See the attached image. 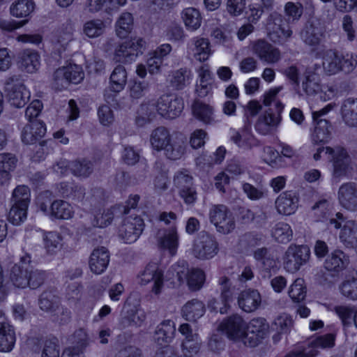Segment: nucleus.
Here are the masks:
<instances>
[{
	"label": "nucleus",
	"mask_w": 357,
	"mask_h": 357,
	"mask_svg": "<svg viewBox=\"0 0 357 357\" xmlns=\"http://www.w3.org/2000/svg\"><path fill=\"white\" fill-rule=\"evenodd\" d=\"M109 262V255L105 247L96 248L89 258V267L96 274H101L107 268Z\"/></svg>",
	"instance_id": "nucleus-26"
},
{
	"label": "nucleus",
	"mask_w": 357,
	"mask_h": 357,
	"mask_svg": "<svg viewBox=\"0 0 357 357\" xmlns=\"http://www.w3.org/2000/svg\"><path fill=\"white\" fill-rule=\"evenodd\" d=\"M175 331L174 321L171 320L164 321L156 327L154 340L160 345L166 344L172 340Z\"/></svg>",
	"instance_id": "nucleus-34"
},
{
	"label": "nucleus",
	"mask_w": 357,
	"mask_h": 357,
	"mask_svg": "<svg viewBox=\"0 0 357 357\" xmlns=\"http://www.w3.org/2000/svg\"><path fill=\"white\" fill-rule=\"evenodd\" d=\"M252 50L260 60L269 64L275 63L281 59L280 51L264 40L253 42Z\"/></svg>",
	"instance_id": "nucleus-17"
},
{
	"label": "nucleus",
	"mask_w": 357,
	"mask_h": 357,
	"mask_svg": "<svg viewBox=\"0 0 357 357\" xmlns=\"http://www.w3.org/2000/svg\"><path fill=\"white\" fill-rule=\"evenodd\" d=\"M330 224L335 229H341L339 238L346 247H354L357 243V221L346 220L342 213H337L335 218L330 219Z\"/></svg>",
	"instance_id": "nucleus-5"
},
{
	"label": "nucleus",
	"mask_w": 357,
	"mask_h": 357,
	"mask_svg": "<svg viewBox=\"0 0 357 357\" xmlns=\"http://www.w3.org/2000/svg\"><path fill=\"white\" fill-rule=\"evenodd\" d=\"M105 24L100 19L87 21L83 26L84 33L89 38H93L100 36L105 31Z\"/></svg>",
	"instance_id": "nucleus-51"
},
{
	"label": "nucleus",
	"mask_w": 357,
	"mask_h": 357,
	"mask_svg": "<svg viewBox=\"0 0 357 357\" xmlns=\"http://www.w3.org/2000/svg\"><path fill=\"white\" fill-rule=\"evenodd\" d=\"M139 279L142 285H146L152 282L151 292L157 296L161 294L164 286L163 272L156 264H148L139 275Z\"/></svg>",
	"instance_id": "nucleus-11"
},
{
	"label": "nucleus",
	"mask_w": 357,
	"mask_h": 357,
	"mask_svg": "<svg viewBox=\"0 0 357 357\" xmlns=\"http://www.w3.org/2000/svg\"><path fill=\"white\" fill-rule=\"evenodd\" d=\"M181 18L187 29L195 31L200 27L202 17L199 11L195 8H184L181 12Z\"/></svg>",
	"instance_id": "nucleus-41"
},
{
	"label": "nucleus",
	"mask_w": 357,
	"mask_h": 357,
	"mask_svg": "<svg viewBox=\"0 0 357 357\" xmlns=\"http://www.w3.org/2000/svg\"><path fill=\"white\" fill-rule=\"evenodd\" d=\"M34 10V3L31 0H18L10 7L11 14L16 17H26Z\"/></svg>",
	"instance_id": "nucleus-52"
},
{
	"label": "nucleus",
	"mask_w": 357,
	"mask_h": 357,
	"mask_svg": "<svg viewBox=\"0 0 357 357\" xmlns=\"http://www.w3.org/2000/svg\"><path fill=\"white\" fill-rule=\"evenodd\" d=\"M218 250V243L215 238L205 231H202L194 241L192 255L197 259L205 260L215 257Z\"/></svg>",
	"instance_id": "nucleus-8"
},
{
	"label": "nucleus",
	"mask_w": 357,
	"mask_h": 357,
	"mask_svg": "<svg viewBox=\"0 0 357 357\" xmlns=\"http://www.w3.org/2000/svg\"><path fill=\"white\" fill-rule=\"evenodd\" d=\"M190 72L186 68H181L172 73L170 83L176 89H182L189 84Z\"/></svg>",
	"instance_id": "nucleus-55"
},
{
	"label": "nucleus",
	"mask_w": 357,
	"mask_h": 357,
	"mask_svg": "<svg viewBox=\"0 0 357 357\" xmlns=\"http://www.w3.org/2000/svg\"><path fill=\"white\" fill-rule=\"evenodd\" d=\"M231 140L240 149L250 150L260 146V142L249 130L244 128L238 131H234Z\"/></svg>",
	"instance_id": "nucleus-28"
},
{
	"label": "nucleus",
	"mask_w": 357,
	"mask_h": 357,
	"mask_svg": "<svg viewBox=\"0 0 357 357\" xmlns=\"http://www.w3.org/2000/svg\"><path fill=\"white\" fill-rule=\"evenodd\" d=\"M41 357H59V347L56 338H49L43 341Z\"/></svg>",
	"instance_id": "nucleus-62"
},
{
	"label": "nucleus",
	"mask_w": 357,
	"mask_h": 357,
	"mask_svg": "<svg viewBox=\"0 0 357 357\" xmlns=\"http://www.w3.org/2000/svg\"><path fill=\"white\" fill-rule=\"evenodd\" d=\"M158 112L167 119H174L183 109V102L180 98L173 95H163L157 101Z\"/></svg>",
	"instance_id": "nucleus-12"
},
{
	"label": "nucleus",
	"mask_w": 357,
	"mask_h": 357,
	"mask_svg": "<svg viewBox=\"0 0 357 357\" xmlns=\"http://www.w3.org/2000/svg\"><path fill=\"white\" fill-rule=\"evenodd\" d=\"M288 294L289 297L294 302L298 303L303 301L306 296L304 280L301 278L296 279L290 286Z\"/></svg>",
	"instance_id": "nucleus-58"
},
{
	"label": "nucleus",
	"mask_w": 357,
	"mask_h": 357,
	"mask_svg": "<svg viewBox=\"0 0 357 357\" xmlns=\"http://www.w3.org/2000/svg\"><path fill=\"white\" fill-rule=\"evenodd\" d=\"M188 50L192 52L195 58L203 62L206 61L211 54L210 43L208 39L196 37L188 43Z\"/></svg>",
	"instance_id": "nucleus-30"
},
{
	"label": "nucleus",
	"mask_w": 357,
	"mask_h": 357,
	"mask_svg": "<svg viewBox=\"0 0 357 357\" xmlns=\"http://www.w3.org/2000/svg\"><path fill=\"white\" fill-rule=\"evenodd\" d=\"M27 209L28 207L22 205L11 204L8 217L9 222L14 225H20L26 219Z\"/></svg>",
	"instance_id": "nucleus-59"
},
{
	"label": "nucleus",
	"mask_w": 357,
	"mask_h": 357,
	"mask_svg": "<svg viewBox=\"0 0 357 357\" xmlns=\"http://www.w3.org/2000/svg\"><path fill=\"white\" fill-rule=\"evenodd\" d=\"M46 278L47 273L45 271L36 268L29 264L26 287L31 289H38L45 282Z\"/></svg>",
	"instance_id": "nucleus-47"
},
{
	"label": "nucleus",
	"mask_w": 357,
	"mask_h": 357,
	"mask_svg": "<svg viewBox=\"0 0 357 357\" xmlns=\"http://www.w3.org/2000/svg\"><path fill=\"white\" fill-rule=\"evenodd\" d=\"M310 255V251L306 245L291 244L283 256L284 268L289 273H295L305 264Z\"/></svg>",
	"instance_id": "nucleus-7"
},
{
	"label": "nucleus",
	"mask_w": 357,
	"mask_h": 357,
	"mask_svg": "<svg viewBox=\"0 0 357 357\" xmlns=\"http://www.w3.org/2000/svg\"><path fill=\"white\" fill-rule=\"evenodd\" d=\"M133 17L130 13H123L116 23V31L120 38H125L132 30Z\"/></svg>",
	"instance_id": "nucleus-53"
},
{
	"label": "nucleus",
	"mask_w": 357,
	"mask_h": 357,
	"mask_svg": "<svg viewBox=\"0 0 357 357\" xmlns=\"http://www.w3.org/2000/svg\"><path fill=\"white\" fill-rule=\"evenodd\" d=\"M144 227V221L141 218L138 216L128 217L123 220L119 227V236L126 243H134L142 233Z\"/></svg>",
	"instance_id": "nucleus-13"
},
{
	"label": "nucleus",
	"mask_w": 357,
	"mask_h": 357,
	"mask_svg": "<svg viewBox=\"0 0 357 357\" xmlns=\"http://www.w3.org/2000/svg\"><path fill=\"white\" fill-rule=\"evenodd\" d=\"M145 320L143 312L130 309L124 312L121 319V326L123 328L140 326Z\"/></svg>",
	"instance_id": "nucleus-42"
},
{
	"label": "nucleus",
	"mask_w": 357,
	"mask_h": 357,
	"mask_svg": "<svg viewBox=\"0 0 357 357\" xmlns=\"http://www.w3.org/2000/svg\"><path fill=\"white\" fill-rule=\"evenodd\" d=\"M30 257L21 258L19 263L12 266L10 271V280L16 287L26 288L28 280Z\"/></svg>",
	"instance_id": "nucleus-22"
},
{
	"label": "nucleus",
	"mask_w": 357,
	"mask_h": 357,
	"mask_svg": "<svg viewBox=\"0 0 357 357\" xmlns=\"http://www.w3.org/2000/svg\"><path fill=\"white\" fill-rule=\"evenodd\" d=\"M342 296L351 301H357V277H346L339 285Z\"/></svg>",
	"instance_id": "nucleus-43"
},
{
	"label": "nucleus",
	"mask_w": 357,
	"mask_h": 357,
	"mask_svg": "<svg viewBox=\"0 0 357 357\" xmlns=\"http://www.w3.org/2000/svg\"><path fill=\"white\" fill-rule=\"evenodd\" d=\"M245 327L246 323L243 318L238 314H234L224 320L220 325L219 328L229 339L241 341L243 343Z\"/></svg>",
	"instance_id": "nucleus-14"
},
{
	"label": "nucleus",
	"mask_w": 357,
	"mask_h": 357,
	"mask_svg": "<svg viewBox=\"0 0 357 357\" xmlns=\"http://www.w3.org/2000/svg\"><path fill=\"white\" fill-rule=\"evenodd\" d=\"M201 345L199 335L189 336L188 339H184L182 342V353L185 357L193 356L199 352Z\"/></svg>",
	"instance_id": "nucleus-54"
},
{
	"label": "nucleus",
	"mask_w": 357,
	"mask_h": 357,
	"mask_svg": "<svg viewBox=\"0 0 357 357\" xmlns=\"http://www.w3.org/2000/svg\"><path fill=\"white\" fill-rule=\"evenodd\" d=\"M146 47V42L142 38H134L119 44L115 49L114 59L116 62L130 63L142 54Z\"/></svg>",
	"instance_id": "nucleus-4"
},
{
	"label": "nucleus",
	"mask_w": 357,
	"mask_h": 357,
	"mask_svg": "<svg viewBox=\"0 0 357 357\" xmlns=\"http://www.w3.org/2000/svg\"><path fill=\"white\" fill-rule=\"evenodd\" d=\"M18 67L28 73H33L40 66V56L36 50L26 49L20 52L17 56Z\"/></svg>",
	"instance_id": "nucleus-21"
},
{
	"label": "nucleus",
	"mask_w": 357,
	"mask_h": 357,
	"mask_svg": "<svg viewBox=\"0 0 357 357\" xmlns=\"http://www.w3.org/2000/svg\"><path fill=\"white\" fill-rule=\"evenodd\" d=\"M15 342L14 328L8 323H0V351L12 350Z\"/></svg>",
	"instance_id": "nucleus-36"
},
{
	"label": "nucleus",
	"mask_w": 357,
	"mask_h": 357,
	"mask_svg": "<svg viewBox=\"0 0 357 357\" xmlns=\"http://www.w3.org/2000/svg\"><path fill=\"white\" fill-rule=\"evenodd\" d=\"M59 298L51 291H45L40 295L39 306L43 311L54 312L59 308Z\"/></svg>",
	"instance_id": "nucleus-45"
},
{
	"label": "nucleus",
	"mask_w": 357,
	"mask_h": 357,
	"mask_svg": "<svg viewBox=\"0 0 357 357\" xmlns=\"http://www.w3.org/2000/svg\"><path fill=\"white\" fill-rule=\"evenodd\" d=\"M210 220L218 232L228 234L232 232L235 227V220L231 213L225 205H216L210 211Z\"/></svg>",
	"instance_id": "nucleus-9"
},
{
	"label": "nucleus",
	"mask_w": 357,
	"mask_h": 357,
	"mask_svg": "<svg viewBox=\"0 0 357 357\" xmlns=\"http://www.w3.org/2000/svg\"><path fill=\"white\" fill-rule=\"evenodd\" d=\"M17 162L16 157L12 153H0V176L5 179H8L10 173L15 169Z\"/></svg>",
	"instance_id": "nucleus-46"
},
{
	"label": "nucleus",
	"mask_w": 357,
	"mask_h": 357,
	"mask_svg": "<svg viewBox=\"0 0 357 357\" xmlns=\"http://www.w3.org/2000/svg\"><path fill=\"white\" fill-rule=\"evenodd\" d=\"M321 153H324L332 162L334 176H346L352 170L351 158L345 147L341 145L319 147L313 155V158L319 160L321 158Z\"/></svg>",
	"instance_id": "nucleus-2"
},
{
	"label": "nucleus",
	"mask_w": 357,
	"mask_h": 357,
	"mask_svg": "<svg viewBox=\"0 0 357 357\" xmlns=\"http://www.w3.org/2000/svg\"><path fill=\"white\" fill-rule=\"evenodd\" d=\"M218 284L220 286V299L223 306H218L220 305V303L215 299L210 301L208 306L212 310L219 311L221 314H225L227 312L229 303L233 299L234 288L231 287L230 280L226 276L220 278Z\"/></svg>",
	"instance_id": "nucleus-15"
},
{
	"label": "nucleus",
	"mask_w": 357,
	"mask_h": 357,
	"mask_svg": "<svg viewBox=\"0 0 357 357\" xmlns=\"http://www.w3.org/2000/svg\"><path fill=\"white\" fill-rule=\"evenodd\" d=\"M280 115H275L266 112L264 115L260 116L256 123L255 130L261 135H268L271 133L280 123Z\"/></svg>",
	"instance_id": "nucleus-33"
},
{
	"label": "nucleus",
	"mask_w": 357,
	"mask_h": 357,
	"mask_svg": "<svg viewBox=\"0 0 357 357\" xmlns=\"http://www.w3.org/2000/svg\"><path fill=\"white\" fill-rule=\"evenodd\" d=\"M301 38L305 44L315 46L321 41V33L318 28L310 25L302 31Z\"/></svg>",
	"instance_id": "nucleus-57"
},
{
	"label": "nucleus",
	"mask_w": 357,
	"mask_h": 357,
	"mask_svg": "<svg viewBox=\"0 0 357 357\" xmlns=\"http://www.w3.org/2000/svg\"><path fill=\"white\" fill-rule=\"evenodd\" d=\"M111 87L114 93L122 91L127 82V72L124 66H117L110 76Z\"/></svg>",
	"instance_id": "nucleus-44"
},
{
	"label": "nucleus",
	"mask_w": 357,
	"mask_h": 357,
	"mask_svg": "<svg viewBox=\"0 0 357 357\" xmlns=\"http://www.w3.org/2000/svg\"><path fill=\"white\" fill-rule=\"evenodd\" d=\"M277 211L282 215H289L295 213L298 205V197L292 191L281 193L275 200Z\"/></svg>",
	"instance_id": "nucleus-24"
},
{
	"label": "nucleus",
	"mask_w": 357,
	"mask_h": 357,
	"mask_svg": "<svg viewBox=\"0 0 357 357\" xmlns=\"http://www.w3.org/2000/svg\"><path fill=\"white\" fill-rule=\"evenodd\" d=\"M319 78L314 76L304 75V79L302 82V88L307 95H314L320 91Z\"/></svg>",
	"instance_id": "nucleus-63"
},
{
	"label": "nucleus",
	"mask_w": 357,
	"mask_h": 357,
	"mask_svg": "<svg viewBox=\"0 0 357 357\" xmlns=\"http://www.w3.org/2000/svg\"><path fill=\"white\" fill-rule=\"evenodd\" d=\"M89 336L86 331L79 328L75 331L70 337V342L74 346L66 348L63 351V357H81L84 349L89 344Z\"/></svg>",
	"instance_id": "nucleus-23"
},
{
	"label": "nucleus",
	"mask_w": 357,
	"mask_h": 357,
	"mask_svg": "<svg viewBox=\"0 0 357 357\" xmlns=\"http://www.w3.org/2000/svg\"><path fill=\"white\" fill-rule=\"evenodd\" d=\"M293 235L290 225L286 222L277 223L272 230V236L279 243H286L291 240Z\"/></svg>",
	"instance_id": "nucleus-48"
},
{
	"label": "nucleus",
	"mask_w": 357,
	"mask_h": 357,
	"mask_svg": "<svg viewBox=\"0 0 357 357\" xmlns=\"http://www.w3.org/2000/svg\"><path fill=\"white\" fill-rule=\"evenodd\" d=\"M155 237L160 249L168 250L171 255L176 254L179 241L176 226H172L169 229H158Z\"/></svg>",
	"instance_id": "nucleus-16"
},
{
	"label": "nucleus",
	"mask_w": 357,
	"mask_h": 357,
	"mask_svg": "<svg viewBox=\"0 0 357 357\" xmlns=\"http://www.w3.org/2000/svg\"><path fill=\"white\" fill-rule=\"evenodd\" d=\"M205 280V275L203 271L198 268H193L190 271L188 277V284L191 290H199L203 285Z\"/></svg>",
	"instance_id": "nucleus-61"
},
{
	"label": "nucleus",
	"mask_w": 357,
	"mask_h": 357,
	"mask_svg": "<svg viewBox=\"0 0 357 357\" xmlns=\"http://www.w3.org/2000/svg\"><path fill=\"white\" fill-rule=\"evenodd\" d=\"M70 172L76 177L87 178L93 172V163L87 160H76L68 164Z\"/></svg>",
	"instance_id": "nucleus-40"
},
{
	"label": "nucleus",
	"mask_w": 357,
	"mask_h": 357,
	"mask_svg": "<svg viewBox=\"0 0 357 357\" xmlns=\"http://www.w3.org/2000/svg\"><path fill=\"white\" fill-rule=\"evenodd\" d=\"M31 192L29 188L26 185L17 186L13 193L10 199V204L15 205H22L24 207H29L30 203Z\"/></svg>",
	"instance_id": "nucleus-49"
},
{
	"label": "nucleus",
	"mask_w": 357,
	"mask_h": 357,
	"mask_svg": "<svg viewBox=\"0 0 357 357\" xmlns=\"http://www.w3.org/2000/svg\"><path fill=\"white\" fill-rule=\"evenodd\" d=\"M186 148L185 138L181 133L173 135L172 139L163 150L169 160H178L184 155Z\"/></svg>",
	"instance_id": "nucleus-29"
},
{
	"label": "nucleus",
	"mask_w": 357,
	"mask_h": 357,
	"mask_svg": "<svg viewBox=\"0 0 357 357\" xmlns=\"http://www.w3.org/2000/svg\"><path fill=\"white\" fill-rule=\"evenodd\" d=\"M66 73L69 83L78 84L84 77L82 68L76 64H70L66 66Z\"/></svg>",
	"instance_id": "nucleus-64"
},
{
	"label": "nucleus",
	"mask_w": 357,
	"mask_h": 357,
	"mask_svg": "<svg viewBox=\"0 0 357 357\" xmlns=\"http://www.w3.org/2000/svg\"><path fill=\"white\" fill-rule=\"evenodd\" d=\"M268 331V324L264 318H255L246 324L243 344L254 347L266 337Z\"/></svg>",
	"instance_id": "nucleus-10"
},
{
	"label": "nucleus",
	"mask_w": 357,
	"mask_h": 357,
	"mask_svg": "<svg viewBox=\"0 0 357 357\" xmlns=\"http://www.w3.org/2000/svg\"><path fill=\"white\" fill-rule=\"evenodd\" d=\"M74 214L73 206L63 200H55L50 205V216L56 219L68 220Z\"/></svg>",
	"instance_id": "nucleus-38"
},
{
	"label": "nucleus",
	"mask_w": 357,
	"mask_h": 357,
	"mask_svg": "<svg viewBox=\"0 0 357 357\" xmlns=\"http://www.w3.org/2000/svg\"><path fill=\"white\" fill-rule=\"evenodd\" d=\"M192 112L195 117L205 123L213 121V108L200 101H195L192 105Z\"/></svg>",
	"instance_id": "nucleus-50"
},
{
	"label": "nucleus",
	"mask_w": 357,
	"mask_h": 357,
	"mask_svg": "<svg viewBox=\"0 0 357 357\" xmlns=\"http://www.w3.org/2000/svg\"><path fill=\"white\" fill-rule=\"evenodd\" d=\"M341 115L347 126L357 127V100L353 98L345 100L341 106Z\"/></svg>",
	"instance_id": "nucleus-35"
},
{
	"label": "nucleus",
	"mask_w": 357,
	"mask_h": 357,
	"mask_svg": "<svg viewBox=\"0 0 357 357\" xmlns=\"http://www.w3.org/2000/svg\"><path fill=\"white\" fill-rule=\"evenodd\" d=\"M44 248L46 253L54 255L62 248V236L56 231H45L43 236Z\"/></svg>",
	"instance_id": "nucleus-39"
},
{
	"label": "nucleus",
	"mask_w": 357,
	"mask_h": 357,
	"mask_svg": "<svg viewBox=\"0 0 357 357\" xmlns=\"http://www.w3.org/2000/svg\"><path fill=\"white\" fill-rule=\"evenodd\" d=\"M322 59V68L326 75H335L341 72L348 74L357 66V55L353 53L345 54L340 52L328 49L319 53Z\"/></svg>",
	"instance_id": "nucleus-1"
},
{
	"label": "nucleus",
	"mask_w": 357,
	"mask_h": 357,
	"mask_svg": "<svg viewBox=\"0 0 357 357\" xmlns=\"http://www.w3.org/2000/svg\"><path fill=\"white\" fill-rule=\"evenodd\" d=\"M74 29L69 22L61 24L55 31L52 39L54 49L59 54L67 50L70 41L73 40Z\"/></svg>",
	"instance_id": "nucleus-19"
},
{
	"label": "nucleus",
	"mask_w": 357,
	"mask_h": 357,
	"mask_svg": "<svg viewBox=\"0 0 357 357\" xmlns=\"http://www.w3.org/2000/svg\"><path fill=\"white\" fill-rule=\"evenodd\" d=\"M204 304L197 299L188 301L182 308L183 317L190 321H195L204 315Z\"/></svg>",
	"instance_id": "nucleus-37"
},
{
	"label": "nucleus",
	"mask_w": 357,
	"mask_h": 357,
	"mask_svg": "<svg viewBox=\"0 0 357 357\" xmlns=\"http://www.w3.org/2000/svg\"><path fill=\"white\" fill-rule=\"evenodd\" d=\"M333 108V105L328 104L321 109L312 112V119L315 125L314 132L312 134V142L313 144H326L331 140V126L328 120L322 117Z\"/></svg>",
	"instance_id": "nucleus-6"
},
{
	"label": "nucleus",
	"mask_w": 357,
	"mask_h": 357,
	"mask_svg": "<svg viewBox=\"0 0 357 357\" xmlns=\"http://www.w3.org/2000/svg\"><path fill=\"white\" fill-rule=\"evenodd\" d=\"M349 264V259L342 250H335L326 259L324 267L328 271L340 272Z\"/></svg>",
	"instance_id": "nucleus-31"
},
{
	"label": "nucleus",
	"mask_w": 357,
	"mask_h": 357,
	"mask_svg": "<svg viewBox=\"0 0 357 357\" xmlns=\"http://www.w3.org/2000/svg\"><path fill=\"white\" fill-rule=\"evenodd\" d=\"M189 271L185 263L183 262L182 264H176L172 266L168 271V274L172 275L173 277H176V281L173 279L172 283L175 286H178L183 284L190 274Z\"/></svg>",
	"instance_id": "nucleus-56"
},
{
	"label": "nucleus",
	"mask_w": 357,
	"mask_h": 357,
	"mask_svg": "<svg viewBox=\"0 0 357 357\" xmlns=\"http://www.w3.org/2000/svg\"><path fill=\"white\" fill-rule=\"evenodd\" d=\"M340 204L344 208L353 211L357 206V184L347 182L340 185L337 192Z\"/></svg>",
	"instance_id": "nucleus-20"
},
{
	"label": "nucleus",
	"mask_w": 357,
	"mask_h": 357,
	"mask_svg": "<svg viewBox=\"0 0 357 357\" xmlns=\"http://www.w3.org/2000/svg\"><path fill=\"white\" fill-rule=\"evenodd\" d=\"M174 183L179 191L185 188L194 187L193 178L188 170H182L176 172L174 175Z\"/></svg>",
	"instance_id": "nucleus-60"
},
{
	"label": "nucleus",
	"mask_w": 357,
	"mask_h": 357,
	"mask_svg": "<svg viewBox=\"0 0 357 357\" xmlns=\"http://www.w3.org/2000/svg\"><path fill=\"white\" fill-rule=\"evenodd\" d=\"M172 137L167 128L163 126L158 127L151 134V145L157 151H163L172 139Z\"/></svg>",
	"instance_id": "nucleus-32"
},
{
	"label": "nucleus",
	"mask_w": 357,
	"mask_h": 357,
	"mask_svg": "<svg viewBox=\"0 0 357 357\" xmlns=\"http://www.w3.org/2000/svg\"><path fill=\"white\" fill-rule=\"evenodd\" d=\"M266 31L270 40L278 45L285 44L293 34L287 20L275 12L271 13L267 19Z\"/></svg>",
	"instance_id": "nucleus-3"
},
{
	"label": "nucleus",
	"mask_w": 357,
	"mask_h": 357,
	"mask_svg": "<svg viewBox=\"0 0 357 357\" xmlns=\"http://www.w3.org/2000/svg\"><path fill=\"white\" fill-rule=\"evenodd\" d=\"M261 303V297L257 290L246 289L241 291L238 296L239 307L246 312L255 311Z\"/></svg>",
	"instance_id": "nucleus-25"
},
{
	"label": "nucleus",
	"mask_w": 357,
	"mask_h": 357,
	"mask_svg": "<svg viewBox=\"0 0 357 357\" xmlns=\"http://www.w3.org/2000/svg\"><path fill=\"white\" fill-rule=\"evenodd\" d=\"M46 132L44 123L35 121L26 124L22 131V141L26 144H32L40 139Z\"/></svg>",
	"instance_id": "nucleus-27"
},
{
	"label": "nucleus",
	"mask_w": 357,
	"mask_h": 357,
	"mask_svg": "<svg viewBox=\"0 0 357 357\" xmlns=\"http://www.w3.org/2000/svg\"><path fill=\"white\" fill-rule=\"evenodd\" d=\"M6 85L7 96L10 105L17 108L24 107L31 96L30 91L25 85L17 79L15 83L8 82Z\"/></svg>",
	"instance_id": "nucleus-18"
}]
</instances>
